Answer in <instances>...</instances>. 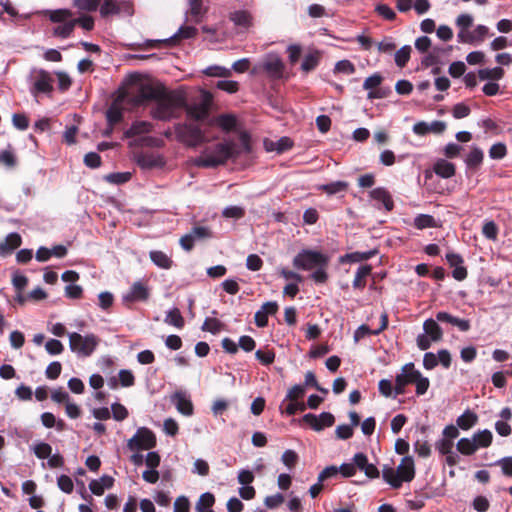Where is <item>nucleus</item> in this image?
Segmentation results:
<instances>
[{
	"instance_id": "nucleus-6",
	"label": "nucleus",
	"mask_w": 512,
	"mask_h": 512,
	"mask_svg": "<svg viewBox=\"0 0 512 512\" xmlns=\"http://www.w3.org/2000/svg\"><path fill=\"white\" fill-rule=\"evenodd\" d=\"M175 133L179 141L190 147L202 144L205 136L201 128L192 123H179L175 126Z\"/></svg>"
},
{
	"instance_id": "nucleus-4",
	"label": "nucleus",
	"mask_w": 512,
	"mask_h": 512,
	"mask_svg": "<svg viewBox=\"0 0 512 512\" xmlns=\"http://www.w3.org/2000/svg\"><path fill=\"white\" fill-rule=\"evenodd\" d=\"M213 104V96L209 91L203 90L200 95V100L197 103L188 104L182 108L185 109L187 117L195 121H204L210 115V110Z\"/></svg>"
},
{
	"instance_id": "nucleus-5",
	"label": "nucleus",
	"mask_w": 512,
	"mask_h": 512,
	"mask_svg": "<svg viewBox=\"0 0 512 512\" xmlns=\"http://www.w3.org/2000/svg\"><path fill=\"white\" fill-rule=\"evenodd\" d=\"M99 339L94 334L82 336L77 332L69 333L70 349L84 357L90 356L98 346Z\"/></svg>"
},
{
	"instance_id": "nucleus-51",
	"label": "nucleus",
	"mask_w": 512,
	"mask_h": 512,
	"mask_svg": "<svg viewBox=\"0 0 512 512\" xmlns=\"http://www.w3.org/2000/svg\"><path fill=\"white\" fill-rule=\"evenodd\" d=\"M285 501L284 495L281 493H276L274 495H269L265 497L264 504L269 509H275L278 508L280 505H282Z\"/></svg>"
},
{
	"instance_id": "nucleus-35",
	"label": "nucleus",
	"mask_w": 512,
	"mask_h": 512,
	"mask_svg": "<svg viewBox=\"0 0 512 512\" xmlns=\"http://www.w3.org/2000/svg\"><path fill=\"white\" fill-rule=\"evenodd\" d=\"M230 20L237 26L248 28L252 25V16L248 11L240 10L230 15Z\"/></svg>"
},
{
	"instance_id": "nucleus-24",
	"label": "nucleus",
	"mask_w": 512,
	"mask_h": 512,
	"mask_svg": "<svg viewBox=\"0 0 512 512\" xmlns=\"http://www.w3.org/2000/svg\"><path fill=\"white\" fill-rule=\"evenodd\" d=\"M483 160V150L477 146H473L465 159V163L468 168L477 170L482 165Z\"/></svg>"
},
{
	"instance_id": "nucleus-60",
	"label": "nucleus",
	"mask_w": 512,
	"mask_h": 512,
	"mask_svg": "<svg viewBox=\"0 0 512 512\" xmlns=\"http://www.w3.org/2000/svg\"><path fill=\"white\" fill-rule=\"evenodd\" d=\"M305 394V388L304 386L302 385H294L292 386L288 392H287V395H286V398L284 400V402L286 400H289V401H297L298 399L302 398Z\"/></svg>"
},
{
	"instance_id": "nucleus-59",
	"label": "nucleus",
	"mask_w": 512,
	"mask_h": 512,
	"mask_svg": "<svg viewBox=\"0 0 512 512\" xmlns=\"http://www.w3.org/2000/svg\"><path fill=\"white\" fill-rule=\"evenodd\" d=\"M107 181L113 184H123L128 182L131 179V173L130 172H118V173H111L106 176Z\"/></svg>"
},
{
	"instance_id": "nucleus-9",
	"label": "nucleus",
	"mask_w": 512,
	"mask_h": 512,
	"mask_svg": "<svg viewBox=\"0 0 512 512\" xmlns=\"http://www.w3.org/2000/svg\"><path fill=\"white\" fill-rule=\"evenodd\" d=\"M166 87L162 84L153 85L150 83L141 84L138 88L137 94L132 98L135 105H141L145 101L154 100L161 97Z\"/></svg>"
},
{
	"instance_id": "nucleus-21",
	"label": "nucleus",
	"mask_w": 512,
	"mask_h": 512,
	"mask_svg": "<svg viewBox=\"0 0 512 512\" xmlns=\"http://www.w3.org/2000/svg\"><path fill=\"white\" fill-rule=\"evenodd\" d=\"M189 10L187 15L194 23H200L207 9L203 6L202 0H188Z\"/></svg>"
},
{
	"instance_id": "nucleus-38",
	"label": "nucleus",
	"mask_w": 512,
	"mask_h": 512,
	"mask_svg": "<svg viewBox=\"0 0 512 512\" xmlns=\"http://www.w3.org/2000/svg\"><path fill=\"white\" fill-rule=\"evenodd\" d=\"M457 450L466 456L472 455L477 451V446L473 438H461L456 445Z\"/></svg>"
},
{
	"instance_id": "nucleus-8",
	"label": "nucleus",
	"mask_w": 512,
	"mask_h": 512,
	"mask_svg": "<svg viewBox=\"0 0 512 512\" xmlns=\"http://www.w3.org/2000/svg\"><path fill=\"white\" fill-rule=\"evenodd\" d=\"M150 298V289L142 281L134 282L129 290L122 295V303L130 307L135 302H146Z\"/></svg>"
},
{
	"instance_id": "nucleus-22",
	"label": "nucleus",
	"mask_w": 512,
	"mask_h": 512,
	"mask_svg": "<svg viewBox=\"0 0 512 512\" xmlns=\"http://www.w3.org/2000/svg\"><path fill=\"white\" fill-rule=\"evenodd\" d=\"M135 161L143 169H151L161 164V159L151 153L140 152L135 154Z\"/></svg>"
},
{
	"instance_id": "nucleus-19",
	"label": "nucleus",
	"mask_w": 512,
	"mask_h": 512,
	"mask_svg": "<svg viewBox=\"0 0 512 512\" xmlns=\"http://www.w3.org/2000/svg\"><path fill=\"white\" fill-rule=\"evenodd\" d=\"M417 377L418 370L415 369L414 363L410 362L401 368V373L397 374L395 378L404 386H407L409 384H414V381H416Z\"/></svg>"
},
{
	"instance_id": "nucleus-44",
	"label": "nucleus",
	"mask_w": 512,
	"mask_h": 512,
	"mask_svg": "<svg viewBox=\"0 0 512 512\" xmlns=\"http://www.w3.org/2000/svg\"><path fill=\"white\" fill-rule=\"evenodd\" d=\"M73 13L69 9H57L49 11V19L53 23H64L69 21Z\"/></svg>"
},
{
	"instance_id": "nucleus-41",
	"label": "nucleus",
	"mask_w": 512,
	"mask_h": 512,
	"mask_svg": "<svg viewBox=\"0 0 512 512\" xmlns=\"http://www.w3.org/2000/svg\"><path fill=\"white\" fill-rule=\"evenodd\" d=\"M414 226L417 229L422 230L425 228L437 227V224L433 216L428 214H419L414 219Z\"/></svg>"
},
{
	"instance_id": "nucleus-26",
	"label": "nucleus",
	"mask_w": 512,
	"mask_h": 512,
	"mask_svg": "<svg viewBox=\"0 0 512 512\" xmlns=\"http://www.w3.org/2000/svg\"><path fill=\"white\" fill-rule=\"evenodd\" d=\"M371 271V265H361L355 274V278L353 280V288L363 290L366 286V278L371 274Z\"/></svg>"
},
{
	"instance_id": "nucleus-31",
	"label": "nucleus",
	"mask_w": 512,
	"mask_h": 512,
	"mask_svg": "<svg viewBox=\"0 0 512 512\" xmlns=\"http://www.w3.org/2000/svg\"><path fill=\"white\" fill-rule=\"evenodd\" d=\"M472 438L478 450L479 448H487L492 444L493 434L490 430L484 429L474 433Z\"/></svg>"
},
{
	"instance_id": "nucleus-16",
	"label": "nucleus",
	"mask_w": 512,
	"mask_h": 512,
	"mask_svg": "<svg viewBox=\"0 0 512 512\" xmlns=\"http://www.w3.org/2000/svg\"><path fill=\"white\" fill-rule=\"evenodd\" d=\"M172 400L175 403L177 410L185 415L191 416L194 411L192 401L186 397L185 393L178 391L172 396Z\"/></svg>"
},
{
	"instance_id": "nucleus-50",
	"label": "nucleus",
	"mask_w": 512,
	"mask_h": 512,
	"mask_svg": "<svg viewBox=\"0 0 512 512\" xmlns=\"http://www.w3.org/2000/svg\"><path fill=\"white\" fill-rule=\"evenodd\" d=\"M33 451L37 458L47 459L52 453V447L48 443L41 442L34 446Z\"/></svg>"
},
{
	"instance_id": "nucleus-18",
	"label": "nucleus",
	"mask_w": 512,
	"mask_h": 512,
	"mask_svg": "<svg viewBox=\"0 0 512 512\" xmlns=\"http://www.w3.org/2000/svg\"><path fill=\"white\" fill-rule=\"evenodd\" d=\"M370 197L383 204L387 211L394 209V201L389 191L383 187H377L370 192Z\"/></svg>"
},
{
	"instance_id": "nucleus-55",
	"label": "nucleus",
	"mask_w": 512,
	"mask_h": 512,
	"mask_svg": "<svg viewBox=\"0 0 512 512\" xmlns=\"http://www.w3.org/2000/svg\"><path fill=\"white\" fill-rule=\"evenodd\" d=\"M414 384L416 385V394L420 396L427 392L430 381L427 377L422 376L421 372L418 370V377L416 381H414Z\"/></svg>"
},
{
	"instance_id": "nucleus-17",
	"label": "nucleus",
	"mask_w": 512,
	"mask_h": 512,
	"mask_svg": "<svg viewBox=\"0 0 512 512\" xmlns=\"http://www.w3.org/2000/svg\"><path fill=\"white\" fill-rule=\"evenodd\" d=\"M197 35V29L193 26H181L170 38L165 39L167 46H175L184 39H191Z\"/></svg>"
},
{
	"instance_id": "nucleus-30",
	"label": "nucleus",
	"mask_w": 512,
	"mask_h": 512,
	"mask_svg": "<svg viewBox=\"0 0 512 512\" xmlns=\"http://www.w3.org/2000/svg\"><path fill=\"white\" fill-rule=\"evenodd\" d=\"M214 123L222 130L230 132L235 129L237 120L232 114H221L214 119Z\"/></svg>"
},
{
	"instance_id": "nucleus-46",
	"label": "nucleus",
	"mask_w": 512,
	"mask_h": 512,
	"mask_svg": "<svg viewBox=\"0 0 512 512\" xmlns=\"http://www.w3.org/2000/svg\"><path fill=\"white\" fill-rule=\"evenodd\" d=\"M411 51V46L405 45L395 53V63L398 67L403 68L406 66L410 59Z\"/></svg>"
},
{
	"instance_id": "nucleus-25",
	"label": "nucleus",
	"mask_w": 512,
	"mask_h": 512,
	"mask_svg": "<svg viewBox=\"0 0 512 512\" xmlns=\"http://www.w3.org/2000/svg\"><path fill=\"white\" fill-rule=\"evenodd\" d=\"M320 60L321 53L318 50L306 54L301 64L302 71L305 73L313 71L319 65Z\"/></svg>"
},
{
	"instance_id": "nucleus-34",
	"label": "nucleus",
	"mask_w": 512,
	"mask_h": 512,
	"mask_svg": "<svg viewBox=\"0 0 512 512\" xmlns=\"http://www.w3.org/2000/svg\"><path fill=\"white\" fill-rule=\"evenodd\" d=\"M377 253H378V251L376 249L366 251V252L356 251V252H352V253L344 255L343 257H341V261L342 262L349 261V262H353V263L362 262V261L371 259Z\"/></svg>"
},
{
	"instance_id": "nucleus-15",
	"label": "nucleus",
	"mask_w": 512,
	"mask_h": 512,
	"mask_svg": "<svg viewBox=\"0 0 512 512\" xmlns=\"http://www.w3.org/2000/svg\"><path fill=\"white\" fill-rule=\"evenodd\" d=\"M53 79L50 74L45 70H40L33 85V92L35 93H49L53 90Z\"/></svg>"
},
{
	"instance_id": "nucleus-14",
	"label": "nucleus",
	"mask_w": 512,
	"mask_h": 512,
	"mask_svg": "<svg viewBox=\"0 0 512 512\" xmlns=\"http://www.w3.org/2000/svg\"><path fill=\"white\" fill-rule=\"evenodd\" d=\"M403 482H410L415 477L414 460L411 456H405L396 469Z\"/></svg>"
},
{
	"instance_id": "nucleus-64",
	"label": "nucleus",
	"mask_w": 512,
	"mask_h": 512,
	"mask_svg": "<svg viewBox=\"0 0 512 512\" xmlns=\"http://www.w3.org/2000/svg\"><path fill=\"white\" fill-rule=\"evenodd\" d=\"M99 307L103 310H108L114 303V296L112 293L105 291L98 295Z\"/></svg>"
},
{
	"instance_id": "nucleus-23",
	"label": "nucleus",
	"mask_w": 512,
	"mask_h": 512,
	"mask_svg": "<svg viewBox=\"0 0 512 512\" xmlns=\"http://www.w3.org/2000/svg\"><path fill=\"white\" fill-rule=\"evenodd\" d=\"M433 170L442 178H451L456 173L455 165L447 160L439 159L435 162Z\"/></svg>"
},
{
	"instance_id": "nucleus-39",
	"label": "nucleus",
	"mask_w": 512,
	"mask_h": 512,
	"mask_svg": "<svg viewBox=\"0 0 512 512\" xmlns=\"http://www.w3.org/2000/svg\"><path fill=\"white\" fill-rule=\"evenodd\" d=\"M215 503V497L212 493L206 492L202 494L196 503V511L197 512H204L207 510H211V507Z\"/></svg>"
},
{
	"instance_id": "nucleus-58",
	"label": "nucleus",
	"mask_w": 512,
	"mask_h": 512,
	"mask_svg": "<svg viewBox=\"0 0 512 512\" xmlns=\"http://www.w3.org/2000/svg\"><path fill=\"white\" fill-rule=\"evenodd\" d=\"M12 123L17 129L24 131L29 127V119L23 113H15L12 116Z\"/></svg>"
},
{
	"instance_id": "nucleus-1",
	"label": "nucleus",
	"mask_w": 512,
	"mask_h": 512,
	"mask_svg": "<svg viewBox=\"0 0 512 512\" xmlns=\"http://www.w3.org/2000/svg\"><path fill=\"white\" fill-rule=\"evenodd\" d=\"M250 151V136L246 132H241L239 142L228 140L208 147L197 160V164L201 167L213 168L225 164L229 159L235 160L242 153Z\"/></svg>"
},
{
	"instance_id": "nucleus-3",
	"label": "nucleus",
	"mask_w": 512,
	"mask_h": 512,
	"mask_svg": "<svg viewBox=\"0 0 512 512\" xmlns=\"http://www.w3.org/2000/svg\"><path fill=\"white\" fill-rule=\"evenodd\" d=\"M183 106H186V98L181 92L165 89L161 97L157 98L156 105L151 110V115L154 119L168 121L176 118L178 116L177 110Z\"/></svg>"
},
{
	"instance_id": "nucleus-42",
	"label": "nucleus",
	"mask_w": 512,
	"mask_h": 512,
	"mask_svg": "<svg viewBox=\"0 0 512 512\" xmlns=\"http://www.w3.org/2000/svg\"><path fill=\"white\" fill-rule=\"evenodd\" d=\"M225 325L217 318L207 317L201 327L203 331H208L212 334H218L224 329Z\"/></svg>"
},
{
	"instance_id": "nucleus-20",
	"label": "nucleus",
	"mask_w": 512,
	"mask_h": 512,
	"mask_svg": "<svg viewBox=\"0 0 512 512\" xmlns=\"http://www.w3.org/2000/svg\"><path fill=\"white\" fill-rule=\"evenodd\" d=\"M153 130V124L148 121H134L129 129L124 132L125 138L150 133Z\"/></svg>"
},
{
	"instance_id": "nucleus-10",
	"label": "nucleus",
	"mask_w": 512,
	"mask_h": 512,
	"mask_svg": "<svg viewBox=\"0 0 512 512\" xmlns=\"http://www.w3.org/2000/svg\"><path fill=\"white\" fill-rule=\"evenodd\" d=\"M383 81V77L379 73H374L373 75L367 77L363 83V89L368 90V99H382L387 97V92L383 89L378 88Z\"/></svg>"
},
{
	"instance_id": "nucleus-13",
	"label": "nucleus",
	"mask_w": 512,
	"mask_h": 512,
	"mask_svg": "<svg viewBox=\"0 0 512 512\" xmlns=\"http://www.w3.org/2000/svg\"><path fill=\"white\" fill-rule=\"evenodd\" d=\"M22 244V238L20 234L12 232L8 234L4 241L0 242V256L6 257L20 247Z\"/></svg>"
},
{
	"instance_id": "nucleus-49",
	"label": "nucleus",
	"mask_w": 512,
	"mask_h": 512,
	"mask_svg": "<svg viewBox=\"0 0 512 512\" xmlns=\"http://www.w3.org/2000/svg\"><path fill=\"white\" fill-rule=\"evenodd\" d=\"M73 4L80 10L93 12L100 6V0H74Z\"/></svg>"
},
{
	"instance_id": "nucleus-29",
	"label": "nucleus",
	"mask_w": 512,
	"mask_h": 512,
	"mask_svg": "<svg viewBox=\"0 0 512 512\" xmlns=\"http://www.w3.org/2000/svg\"><path fill=\"white\" fill-rule=\"evenodd\" d=\"M477 421V414L471 410H466L462 415H460L457 418L456 423L458 427H460L462 430H469L474 425H476Z\"/></svg>"
},
{
	"instance_id": "nucleus-62",
	"label": "nucleus",
	"mask_w": 512,
	"mask_h": 512,
	"mask_svg": "<svg viewBox=\"0 0 512 512\" xmlns=\"http://www.w3.org/2000/svg\"><path fill=\"white\" fill-rule=\"evenodd\" d=\"M57 485L60 490L70 494L73 491L74 485L72 479L67 475H61L57 478Z\"/></svg>"
},
{
	"instance_id": "nucleus-2",
	"label": "nucleus",
	"mask_w": 512,
	"mask_h": 512,
	"mask_svg": "<svg viewBox=\"0 0 512 512\" xmlns=\"http://www.w3.org/2000/svg\"><path fill=\"white\" fill-rule=\"evenodd\" d=\"M330 263V257L316 250L303 249L293 259V266L296 269L312 271L311 279L316 284H325L329 275L327 268Z\"/></svg>"
},
{
	"instance_id": "nucleus-61",
	"label": "nucleus",
	"mask_w": 512,
	"mask_h": 512,
	"mask_svg": "<svg viewBox=\"0 0 512 512\" xmlns=\"http://www.w3.org/2000/svg\"><path fill=\"white\" fill-rule=\"evenodd\" d=\"M45 349L50 355H58L63 352L64 346L59 340L50 339L46 342Z\"/></svg>"
},
{
	"instance_id": "nucleus-48",
	"label": "nucleus",
	"mask_w": 512,
	"mask_h": 512,
	"mask_svg": "<svg viewBox=\"0 0 512 512\" xmlns=\"http://www.w3.org/2000/svg\"><path fill=\"white\" fill-rule=\"evenodd\" d=\"M507 155V147L504 143L498 142L493 144L489 149V156L492 159L500 160Z\"/></svg>"
},
{
	"instance_id": "nucleus-32",
	"label": "nucleus",
	"mask_w": 512,
	"mask_h": 512,
	"mask_svg": "<svg viewBox=\"0 0 512 512\" xmlns=\"http://www.w3.org/2000/svg\"><path fill=\"white\" fill-rule=\"evenodd\" d=\"M383 479L395 489H398L402 486V479L399 477V473H397L396 469L392 467L385 466L382 471Z\"/></svg>"
},
{
	"instance_id": "nucleus-40",
	"label": "nucleus",
	"mask_w": 512,
	"mask_h": 512,
	"mask_svg": "<svg viewBox=\"0 0 512 512\" xmlns=\"http://www.w3.org/2000/svg\"><path fill=\"white\" fill-rule=\"evenodd\" d=\"M165 322L179 329L183 328L185 324L184 318L178 308H173L167 313Z\"/></svg>"
},
{
	"instance_id": "nucleus-27",
	"label": "nucleus",
	"mask_w": 512,
	"mask_h": 512,
	"mask_svg": "<svg viewBox=\"0 0 512 512\" xmlns=\"http://www.w3.org/2000/svg\"><path fill=\"white\" fill-rule=\"evenodd\" d=\"M425 335L429 336L432 341H440L443 336L441 327L433 319H427L423 324Z\"/></svg>"
},
{
	"instance_id": "nucleus-52",
	"label": "nucleus",
	"mask_w": 512,
	"mask_h": 512,
	"mask_svg": "<svg viewBox=\"0 0 512 512\" xmlns=\"http://www.w3.org/2000/svg\"><path fill=\"white\" fill-rule=\"evenodd\" d=\"M255 357L257 358V360L260 361L261 364L263 365H270L274 362L275 360V353L273 350H257L256 353H255Z\"/></svg>"
},
{
	"instance_id": "nucleus-12",
	"label": "nucleus",
	"mask_w": 512,
	"mask_h": 512,
	"mask_svg": "<svg viewBox=\"0 0 512 512\" xmlns=\"http://www.w3.org/2000/svg\"><path fill=\"white\" fill-rule=\"evenodd\" d=\"M262 69L269 78L280 79L283 76L284 64L279 57L273 56L263 62Z\"/></svg>"
},
{
	"instance_id": "nucleus-47",
	"label": "nucleus",
	"mask_w": 512,
	"mask_h": 512,
	"mask_svg": "<svg viewBox=\"0 0 512 512\" xmlns=\"http://www.w3.org/2000/svg\"><path fill=\"white\" fill-rule=\"evenodd\" d=\"M74 28V23L71 19L67 22L60 23V25L55 27L53 30V34L60 38H68L73 33Z\"/></svg>"
},
{
	"instance_id": "nucleus-54",
	"label": "nucleus",
	"mask_w": 512,
	"mask_h": 512,
	"mask_svg": "<svg viewBox=\"0 0 512 512\" xmlns=\"http://www.w3.org/2000/svg\"><path fill=\"white\" fill-rule=\"evenodd\" d=\"M72 22L74 23V27L79 25L86 31H91L94 28V19L90 15H82L76 19H72Z\"/></svg>"
},
{
	"instance_id": "nucleus-33",
	"label": "nucleus",
	"mask_w": 512,
	"mask_h": 512,
	"mask_svg": "<svg viewBox=\"0 0 512 512\" xmlns=\"http://www.w3.org/2000/svg\"><path fill=\"white\" fill-rule=\"evenodd\" d=\"M99 12L102 18H108L112 15L121 14V6L114 0H104L99 8Z\"/></svg>"
},
{
	"instance_id": "nucleus-7",
	"label": "nucleus",
	"mask_w": 512,
	"mask_h": 512,
	"mask_svg": "<svg viewBox=\"0 0 512 512\" xmlns=\"http://www.w3.org/2000/svg\"><path fill=\"white\" fill-rule=\"evenodd\" d=\"M156 444L155 434L150 429L141 427L128 441L127 446L130 450H149L154 448Z\"/></svg>"
},
{
	"instance_id": "nucleus-53",
	"label": "nucleus",
	"mask_w": 512,
	"mask_h": 512,
	"mask_svg": "<svg viewBox=\"0 0 512 512\" xmlns=\"http://www.w3.org/2000/svg\"><path fill=\"white\" fill-rule=\"evenodd\" d=\"M498 231V227L494 221H487L482 227L483 235L489 240H496Z\"/></svg>"
},
{
	"instance_id": "nucleus-56",
	"label": "nucleus",
	"mask_w": 512,
	"mask_h": 512,
	"mask_svg": "<svg viewBox=\"0 0 512 512\" xmlns=\"http://www.w3.org/2000/svg\"><path fill=\"white\" fill-rule=\"evenodd\" d=\"M216 87L220 90L233 94L239 90V83L233 80H220L217 82Z\"/></svg>"
},
{
	"instance_id": "nucleus-43",
	"label": "nucleus",
	"mask_w": 512,
	"mask_h": 512,
	"mask_svg": "<svg viewBox=\"0 0 512 512\" xmlns=\"http://www.w3.org/2000/svg\"><path fill=\"white\" fill-rule=\"evenodd\" d=\"M106 119L109 126H115L123 119V111L120 107L113 104L106 112Z\"/></svg>"
},
{
	"instance_id": "nucleus-45",
	"label": "nucleus",
	"mask_w": 512,
	"mask_h": 512,
	"mask_svg": "<svg viewBox=\"0 0 512 512\" xmlns=\"http://www.w3.org/2000/svg\"><path fill=\"white\" fill-rule=\"evenodd\" d=\"M203 73L209 77L223 78H228L232 75L231 69L217 65L207 67L205 70H203Z\"/></svg>"
},
{
	"instance_id": "nucleus-28",
	"label": "nucleus",
	"mask_w": 512,
	"mask_h": 512,
	"mask_svg": "<svg viewBox=\"0 0 512 512\" xmlns=\"http://www.w3.org/2000/svg\"><path fill=\"white\" fill-rule=\"evenodd\" d=\"M151 261L162 269H170L173 265V261L163 251L153 250L149 253Z\"/></svg>"
},
{
	"instance_id": "nucleus-37",
	"label": "nucleus",
	"mask_w": 512,
	"mask_h": 512,
	"mask_svg": "<svg viewBox=\"0 0 512 512\" xmlns=\"http://www.w3.org/2000/svg\"><path fill=\"white\" fill-rule=\"evenodd\" d=\"M319 189L328 195H334L337 193L345 192L348 189V183L345 181H336L321 185Z\"/></svg>"
},
{
	"instance_id": "nucleus-63",
	"label": "nucleus",
	"mask_w": 512,
	"mask_h": 512,
	"mask_svg": "<svg viewBox=\"0 0 512 512\" xmlns=\"http://www.w3.org/2000/svg\"><path fill=\"white\" fill-rule=\"evenodd\" d=\"M471 109L464 103H457L453 106L452 114L456 119H462L469 116Z\"/></svg>"
},
{
	"instance_id": "nucleus-36",
	"label": "nucleus",
	"mask_w": 512,
	"mask_h": 512,
	"mask_svg": "<svg viewBox=\"0 0 512 512\" xmlns=\"http://www.w3.org/2000/svg\"><path fill=\"white\" fill-rule=\"evenodd\" d=\"M504 69L501 67H495L492 69L485 68L478 71V77L480 80H493L497 81L503 78Z\"/></svg>"
},
{
	"instance_id": "nucleus-57",
	"label": "nucleus",
	"mask_w": 512,
	"mask_h": 512,
	"mask_svg": "<svg viewBox=\"0 0 512 512\" xmlns=\"http://www.w3.org/2000/svg\"><path fill=\"white\" fill-rule=\"evenodd\" d=\"M62 371V365L58 361L51 362L45 371V375L48 379L55 380L57 379Z\"/></svg>"
},
{
	"instance_id": "nucleus-11",
	"label": "nucleus",
	"mask_w": 512,
	"mask_h": 512,
	"mask_svg": "<svg viewBox=\"0 0 512 512\" xmlns=\"http://www.w3.org/2000/svg\"><path fill=\"white\" fill-rule=\"evenodd\" d=\"M446 127L444 121L435 120L430 124L420 121L414 124L413 132L419 136H424L429 133L442 134L446 130Z\"/></svg>"
}]
</instances>
